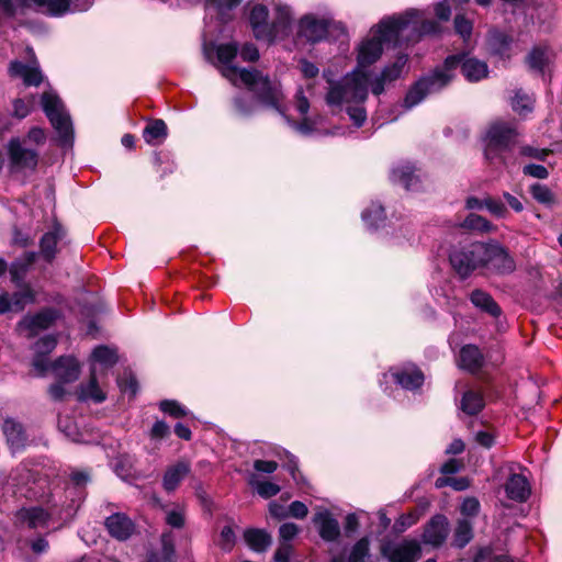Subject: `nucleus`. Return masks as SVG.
Wrapping results in <instances>:
<instances>
[{"mask_svg": "<svg viewBox=\"0 0 562 562\" xmlns=\"http://www.w3.org/2000/svg\"><path fill=\"white\" fill-rule=\"evenodd\" d=\"M11 477L20 486L22 495L40 502V505L23 507L18 512L22 524L31 529L47 528L52 520L61 517L63 495L53 470L21 463Z\"/></svg>", "mask_w": 562, "mask_h": 562, "instance_id": "nucleus-1", "label": "nucleus"}, {"mask_svg": "<svg viewBox=\"0 0 562 562\" xmlns=\"http://www.w3.org/2000/svg\"><path fill=\"white\" fill-rule=\"evenodd\" d=\"M460 67L461 74L469 82H479L488 77L490 69L486 61L468 53L449 55L443 65L435 68L430 74L422 77L407 91L403 108L411 110L418 105L428 94L438 92L447 87L454 77L453 70Z\"/></svg>", "mask_w": 562, "mask_h": 562, "instance_id": "nucleus-2", "label": "nucleus"}, {"mask_svg": "<svg viewBox=\"0 0 562 562\" xmlns=\"http://www.w3.org/2000/svg\"><path fill=\"white\" fill-rule=\"evenodd\" d=\"M223 74L234 85H237V79L240 78L241 81L257 94L265 108L278 111L283 116L286 124L299 134L310 136L316 132V125L318 123L317 117L304 116L301 122H295L285 114L284 108L281 104L283 93L279 82L272 81L261 71H249L246 69L238 70L233 66H226Z\"/></svg>", "mask_w": 562, "mask_h": 562, "instance_id": "nucleus-3", "label": "nucleus"}, {"mask_svg": "<svg viewBox=\"0 0 562 562\" xmlns=\"http://www.w3.org/2000/svg\"><path fill=\"white\" fill-rule=\"evenodd\" d=\"M414 14H416L415 11H404L387 15L373 25L358 45L355 70L368 71L367 68L380 59L385 45L402 46L405 29L409 24V18Z\"/></svg>", "mask_w": 562, "mask_h": 562, "instance_id": "nucleus-4", "label": "nucleus"}, {"mask_svg": "<svg viewBox=\"0 0 562 562\" xmlns=\"http://www.w3.org/2000/svg\"><path fill=\"white\" fill-rule=\"evenodd\" d=\"M370 71L352 70L339 81L330 83L326 102L331 108L345 109L355 126L360 127L367 120L363 103L368 98Z\"/></svg>", "mask_w": 562, "mask_h": 562, "instance_id": "nucleus-5", "label": "nucleus"}, {"mask_svg": "<svg viewBox=\"0 0 562 562\" xmlns=\"http://www.w3.org/2000/svg\"><path fill=\"white\" fill-rule=\"evenodd\" d=\"M254 35L259 41L273 43L285 40L292 30V11L288 4L273 3V19L269 21V10L263 4H255L249 13Z\"/></svg>", "mask_w": 562, "mask_h": 562, "instance_id": "nucleus-6", "label": "nucleus"}, {"mask_svg": "<svg viewBox=\"0 0 562 562\" xmlns=\"http://www.w3.org/2000/svg\"><path fill=\"white\" fill-rule=\"evenodd\" d=\"M517 136V126L514 121L497 120L491 123L485 134L486 159L491 161L497 159L506 164L503 154L514 147Z\"/></svg>", "mask_w": 562, "mask_h": 562, "instance_id": "nucleus-7", "label": "nucleus"}, {"mask_svg": "<svg viewBox=\"0 0 562 562\" xmlns=\"http://www.w3.org/2000/svg\"><path fill=\"white\" fill-rule=\"evenodd\" d=\"M239 53L241 59L244 61H256L259 59V50L257 46L252 43L245 44L240 49L235 42L225 43V44H210L204 46V54L209 60H212L213 55L216 56V59L220 64L218 69L223 77H225L232 85H234L224 74L223 70L226 66H233L234 68L241 70L243 68L234 65V60ZM249 71H254V68L247 69ZM255 71H258L255 69Z\"/></svg>", "mask_w": 562, "mask_h": 562, "instance_id": "nucleus-8", "label": "nucleus"}, {"mask_svg": "<svg viewBox=\"0 0 562 562\" xmlns=\"http://www.w3.org/2000/svg\"><path fill=\"white\" fill-rule=\"evenodd\" d=\"M485 246L482 241L459 244L449 251V262L462 279L469 278L475 270L482 269Z\"/></svg>", "mask_w": 562, "mask_h": 562, "instance_id": "nucleus-9", "label": "nucleus"}, {"mask_svg": "<svg viewBox=\"0 0 562 562\" xmlns=\"http://www.w3.org/2000/svg\"><path fill=\"white\" fill-rule=\"evenodd\" d=\"M41 103L44 113L58 134L60 145H69L74 136L72 123L60 98L54 91H47L42 94Z\"/></svg>", "mask_w": 562, "mask_h": 562, "instance_id": "nucleus-10", "label": "nucleus"}, {"mask_svg": "<svg viewBox=\"0 0 562 562\" xmlns=\"http://www.w3.org/2000/svg\"><path fill=\"white\" fill-rule=\"evenodd\" d=\"M484 246L485 254L482 269L498 276L509 274L515 271L516 262L514 258L499 241L491 239L484 243Z\"/></svg>", "mask_w": 562, "mask_h": 562, "instance_id": "nucleus-11", "label": "nucleus"}, {"mask_svg": "<svg viewBox=\"0 0 562 562\" xmlns=\"http://www.w3.org/2000/svg\"><path fill=\"white\" fill-rule=\"evenodd\" d=\"M389 380L405 391L415 392L424 384L425 375L417 366L406 363L393 367L384 373L382 380H380L381 386Z\"/></svg>", "mask_w": 562, "mask_h": 562, "instance_id": "nucleus-12", "label": "nucleus"}, {"mask_svg": "<svg viewBox=\"0 0 562 562\" xmlns=\"http://www.w3.org/2000/svg\"><path fill=\"white\" fill-rule=\"evenodd\" d=\"M331 20L307 13L300 18L296 30V42L319 43L328 35Z\"/></svg>", "mask_w": 562, "mask_h": 562, "instance_id": "nucleus-13", "label": "nucleus"}, {"mask_svg": "<svg viewBox=\"0 0 562 562\" xmlns=\"http://www.w3.org/2000/svg\"><path fill=\"white\" fill-rule=\"evenodd\" d=\"M8 155L11 168L14 171H35L38 164V151L24 145L19 137H13L8 143Z\"/></svg>", "mask_w": 562, "mask_h": 562, "instance_id": "nucleus-14", "label": "nucleus"}, {"mask_svg": "<svg viewBox=\"0 0 562 562\" xmlns=\"http://www.w3.org/2000/svg\"><path fill=\"white\" fill-rule=\"evenodd\" d=\"M382 553L389 562H416L422 557V547L416 539H403L383 546Z\"/></svg>", "mask_w": 562, "mask_h": 562, "instance_id": "nucleus-15", "label": "nucleus"}, {"mask_svg": "<svg viewBox=\"0 0 562 562\" xmlns=\"http://www.w3.org/2000/svg\"><path fill=\"white\" fill-rule=\"evenodd\" d=\"M408 61L407 54H398L394 61L384 66L380 74L370 79L371 91L374 95H380L384 92L385 86L400 79L406 71V64Z\"/></svg>", "mask_w": 562, "mask_h": 562, "instance_id": "nucleus-16", "label": "nucleus"}, {"mask_svg": "<svg viewBox=\"0 0 562 562\" xmlns=\"http://www.w3.org/2000/svg\"><path fill=\"white\" fill-rule=\"evenodd\" d=\"M407 11H415L416 14L409 18V24L405 29L402 45L417 42L424 35L437 34L440 31V25L434 20H425V12L418 9H408Z\"/></svg>", "mask_w": 562, "mask_h": 562, "instance_id": "nucleus-17", "label": "nucleus"}, {"mask_svg": "<svg viewBox=\"0 0 562 562\" xmlns=\"http://www.w3.org/2000/svg\"><path fill=\"white\" fill-rule=\"evenodd\" d=\"M515 465L508 464V479L504 485L506 496L515 502L524 503L531 494V487L528 479L515 472Z\"/></svg>", "mask_w": 562, "mask_h": 562, "instance_id": "nucleus-18", "label": "nucleus"}, {"mask_svg": "<svg viewBox=\"0 0 562 562\" xmlns=\"http://www.w3.org/2000/svg\"><path fill=\"white\" fill-rule=\"evenodd\" d=\"M449 531L448 518L437 514L426 524L422 538L424 543L438 548L446 541Z\"/></svg>", "mask_w": 562, "mask_h": 562, "instance_id": "nucleus-19", "label": "nucleus"}, {"mask_svg": "<svg viewBox=\"0 0 562 562\" xmlns=\"http://www.w3.org/2000/svg\"><path fill=\"white\" fill-rule=\"evenodd\" d=\"M58 317L59 312L56 308L47 307L35 314L24 316L19 326L29 330L30 336H34L38 331L50 327Z\"/></svg>", "mask_w": 562, "mask_h": 562, "instance_id": "nucleus-20", "label": "nucleus"}, {"mask_svg": "<svg viewBox=\"0 0 562 562\" xmlns=\"http://www.w3.org/2000/svg\"><path fill=\"white\" fill-rule=\"evenodd\" d=\"M312 520L324 541L335 542L340 537L339 522L327 508L318 509Z\"/></svg>", "mask_w": 562, "mask_h": 562, "instance_id": "nucleus-21", "label": "nucleus"}, {"mask_svg": "<svg viewBox=\"0 0 562 562\" xmlns=\"http://www.w3.org/2000/svg\"><path fill=\"white\" fill-rule=\"evenodd\" d=\"M104 525L110 536L119 541L130 539L135 531L134 521L124 513L110 515Z\"/></svg>", "mask_w": 562, "mask_h": 562, "instance_id": "nucleus-22", "label": "nucleus"}, {"mask_svg": "<svg viewBox=\"0 0 562 562\" xmlns=\"http://www.w3.org/2000/svg\"><path fill=\"white\" fill-rule=\"evenodd\" d=\"M66 236L64 227L55 222L52 228L40 239V256L48 263L53 262L57 254V245Z\"/></svg>", "mask_w": 562, "mask_h": 562, "instance_id": "nucleus-23", "label": "nucleus"}, {"mask_svg": "<svg viewBox=\"0 0 562 562\" xmlns=\"http://www.w3.org/2000/svg\"><path fill=\"white\" fill-rule=\"evenodd\" d=\"M554 60V53L548 45L533 46L526 56L528 68L541 76L546 75L547 69Z\"/></svg>", "mask_w": 562, "mask_h": 562, "instance_id": "nucleus-24", "label": "nucleus"}, {"mask_svg": "<svg viewBox=\"0 0 562 562\" xmlns=\"http://www.w3.org/2000/svg\"><path fill=\"white\" fill-rule=\"evenodd\" d=\"M488 53L502 60L510 58L513 37L505 32L491 30L486 36Z\"/></svg>", "mask_w": 562, "mask_h": 562, "instance_id": "nucleus-25", "label": "nucleus"}, {"mask_svg": "<svg viewBox=\"0 0 562 562\" xmlns=\"http://www.w3.org/2000/svg\"><path fill=\"white\" fill-rule=\"evenodd\" d=\"M465 207L468 210L486 209L490 214L496 218H506L508 215V210L505 203L501 199L494 196H486L484 199L469 196L465 201Z\"/></svg>", "mask_w": 562, "mask_h": 562, "instance_id": "nucleus-26", "label": "nucleus"}, {"mask_svg": "<svg viewBox=\"0 0 562 562\" xmlns=\"http://www.w3.org/2000/svg\"><path fill=\"white\" fill-rule=\"evenodd\" d=\"M52 371L58 381L71 383L79 378L80 366L74 357L64 356L52 364Z\"/></svg>", "mask_w": 562, "mask_h": 562, "instance_id": "nucleus-27", "label": "nucleus"}, {"mask_svg": "<svg viewBox=\"0 0 562 562\" xmlns=\"http://www.w3.org/2000/svg\"><path fill=\"white\" fill-rule=\"evenodd\" d=\"M391 181L400 184L406 190H416L418 188L419 177L416 175V168L411 162H401L394 166L390 175Z\"/></svg>", "mask_w": 562, "mask_h": 562, "instance_id": "nucleus-28", "label": "nucleus"}, {"mask_svg": "<svg viewBox=\"0 0 562 562\" xmlns=\"http://www.w3.org/2000/svg\"><path fill=\"white\" fill-rule=\"evenodd\" d=\"M458 364L470 373L479 372L484 364V355L475 345H465L460 349Z\"/></svg>", "mask_w": 562, "mask_h": 562, "instance_id": "nucleus-29", "label": "nucleus"}, {"mask_svg": "<svg viewBox=\"0 0 562 562\" xmlns=\"http://www.w3.org/2000/svg\"><path fill=\"white\" fill-rule=\"evenodd\" d=\"M9 75L12 78H21L25 86H38L43 80V75L37 67L19 60L10 63Z\"/></svg>", "mask_w": 562, "mask_h": 562, "instance_id": "nucleus-30", "label": "nucleus"}, {"mask_svg": "<svg viewBox=\"0 0 562 562\" xmlns=\"http://www.w3.org/2000/svg\"><path fill=\"white\" fill-rule=\"evenodd\" d=\"M37 252L27 251L22 257L14 260L9 269L12 283L16 286L25 285L24 280L30 267L35 262Z\"/></svg>", "mask_w": 562, "mask_h": 562, "instance_id": "nucleus-31", "label": "nucleus"}, {"mask_svg": "<svg viewBox=\"0 0 562 562\" xmlns=\"http://www.w3.org/2000/svg\"><path fill=\"white\" fill-rule=\"evenodd\" d=\"M2 430L12 449L18 450L24 447L26 436L19 422L13 418H5L2 423Z\"/></svg>", "mask_w": 562, "mask_h": 562, "instance_id": "nucleus-32", "label": "nucleus"}, {"mask_svg": "<svg viewBox=\"0 0 562 562\" xmlns=\"http://www.w3.org/2000/svg\"><path fill=\"white\" fill-rule=\"evenodd\" d=\"M364 225L370 231H376L385 226V211L379 202H371L361 213Z\"/></svg>", "mask_w": 562, "mask_h": 562, "instance_id": "nucleus-33", "label": "nucleus"}, {"mask_svg": "<svg viewBox=\"0 0 562 562\" xmlns=\"http://www.w3.org/2000/svg\"><path fill=\"white\" fill-rule=\"evenodd\" d=\"M470 301L475 307L493 317H498L502 314V310L496 301L490 293L483 290L476 289L472 291L470 294Z\"/></svg>", "mask_w": 562, "mask_h": 562, "instance_id": "nucleus-34", "label": "nucleus"}, {"mask_svg": "<svg viewBox=\"0 0 562 562\" xmlns=\"http://www.w3.org/2000/svg\"><path fill=\"white\" fill-rule=\"evenodd\" d=\"M189 472L190 465L184 461H180L169 467L164 474V488L168 492L175 491Z\"/></svg>", "mask_w": 562, "mask_h": 562, "instance_id": "nucleus-35", "label": "nucleus"}, {"mask_svg": "<svg viewBox=\"0 0 562 562\" xmlns=\"http://www.w3.org/2000/svg\"><path fill=\"white\" fill-rule=\"evenodd\" d=\"M161 550L153 551L147 557V562H176L175 561V539L170 531L161 535Z\"/></svg>", "mask_w": 562, "mask_h": 562, "instance_id": "nucleus-36", "label": "nucleus"}, {"mask_svg": "<svg viewBox=\"0 0 562 562\" xmlns=\"http://www.w3.org/2000/svg\"><path fill=\"white\" fill-rule=\"evenodd\" d=\"M473 537V521L468 518H459L453 530L452 546L463 549L472 541Z\"/></svg>", "mask_w": 562, "mask_h": 562, "instance_id": "nucleus-37", "label": "nucleus"}, {"mask_svg": "<svg viewBox=\"0 0 562 562\" xmlns=\"http://www.w3.org/2000/svg\"><path fill=\"white\" fill-rule=\"evenodd\" d=\"M244 539L247 546L256 552H263L271 544V536L263 529L249 528L245 530Z\"/></svg>", "mask_w": 562, "mask_h": 562, "instance_id": "nucleus-38", "label": "nucleus"}, {"mask_svg": "<svg viewBox=\"0 0 562 562\" xmlns=\"http://www.w3.org/2000/svg\"><path fill=\"white\" fill-rule=\"evenodd\" d=\"M168 136V128L165 121L157 119L150 121L143 131V138L149 145H159Z\"/></svg>", "mask_w": 562, "mask_h": 562, "instance_id": "nucleus-39", "label": "nucleus"}, {"mask_svg": "<svg viewBox=\"0 0 562 562\" xmlns=\"http://www.w3.org/2000/svg\"><path fill=\"white\" fill-rule=\"evenodd\" d=\"M234 86L235 87L245 86L251 92V90L241 81L240 78L237 79V85H234ZM252 93L256 97V101L245 94H239V95L235 97L234 105H235L237 113L240 116L246 117V116L252 115L257 111V108L259 104L265 106L258 99L257 94L254 91H252Z\"/></svg>", "mask_w": 562, "mask_h": 562, "instance_id": "nucleus-40", "label": "nucleus"}, {"mask_svg": "<svg viewBox=\"0 0 562 562\" xmlns=\"http://www.w3.org/2000/svg\"><path fill=\"white\" fill-rule=\"evenodd\" d=\"M248 485L262 498L269 499L281 491L279 484L261 480L257 473H250L247 479Z\"/></svg>", "mask_w": 562, "mask_h": 562, "instance_id": "nucleus-41", "label": "nucleus"}, {"mask_svg": "<svg viewBox=\"0 0 562 562\" xmlns=\"http://www.w3.org/2000/svg\"><path fill=\"white\" fill-rule=\"evenodd\" d=\"M485 406L483 395L474 390H467L463 392L460 400V409L467 415H476Z\"/></svg>", "mask_w": 562, "mask_h": 562, "instance_id": "nucleus-42", "label": "nucleus"}, {"mask_svg": "<svg viewBox=\"0 0 562 562\" xmlns=\"http://www.w3.org/2000/svg\"><path fill=\"white\" fill-rule=\"evenodd\" d=\"M510 97V106L520 116H526L533 110V97L524 89H515Z\"/></svg>", "mask_w": 562, "mask_h": 562, "instance_id": "nucleus-43", "label": "nucleus"}, {"mask_svg": "<svg viewBox=\"0 0 562 562\" xmlns=\"http://www.w3.org/2000/svg\"><path fill=\"white\" fill-rule=\"evenodd\" d=\"M80 401H93L94 403H102L105 400V393L100 389L97 376L95 368H91V376L87 384L80 385L79 393Z\"/></svg>", "mask_w": 562, "mask_h": 562, "instance_id": "nucleus-44", "label": "nucleus"}, {"mask_svg": "<svg viewBox=\"0 0 562 562\" xmlns=\"http://www.w3.org/2000/svg\"><path fill=\"white\" fill-rule=\"evenodd\" d=\"M459 226L463 229L477 231L481 233H490L496 229L487 218L475 213H470Z\"/></svg>", "mask_w": 562, "mask_h": 562, "instance_id": "nucleus-45", "label": "nucleus"}, {"mask_svg": "<svg viewBox=\"0 0 562 562\" xmlns=\"http://www.w3.org/2000/svg\"><path fill=\"white\" fill-rule=\"evenodd\" d=\"M241 0H205V8L214 10L222 22H226L231 16L229 12L235 9Z\"/></svg>", "mask_w": 562, "mask_h": 562, "instance_id": "nucleus-46", "label": "nucleus"}, {"mask_svg": "<svg viewBox=\"0 0 562 562\" xmlns=\"http://www.w3.org/2000/svg\"><path fill=\"white\" fill-rule=\"evenodd\" d=\"M91 360L104 368H110L117 362V355L114 349L101 345L93 349Z\"/></svg>", "mask_w": 562, "mask_h": 562, "instance_id": "nucleus-47", "label": "nucleus"}, {"mask_svg": "<svg viewBox=\"0 0 562 562\" xmlns=\"http://www.w3.org/2000/svg\"><path fill=\"white\" fill-rule=\"evenodd\" d=\"M20 291L14 292L11 297L14 312H20L29 304L35 302V292L29 285L19 286Z\"/></svg>", "mask_w": 562, "mask_h": 562, "instance_id": "nucleus-48", "label": "nucleus"}, {"mask_svg": "<svg viewBox=\"0 0 562 562\" xmlns=\"http://www.w3.org/2000/svg\"><path fill=\"white\" fill-rule=\"evenodd\" d=\"M432 296L440 305H446L449 310L458 305L459 300L453 294L451 286L445 284L443 286L434 288L431 290Z\"/></svg>", "mask_w": 562, "mask_h": 562, "instance_id": "nucleus-49", "label": "nucleus"}, {"mask_svg": "<svg viewBox=\"0 0 562 562\" xmlns=\"http://www.w3.org/2000/svg\"><path fill=\"white\" fill-rule=\"evenodd\" d=\"M390 224L393 226L395 231L396 239L404 238L406 240H409L414 236V228L411 221L405 220L402 216L396 217L395 215H392Z\"/></svg>", "mask_w": 562, "mask_h": 562, "instance_id": "nucleus-50", "label": "nucleus"}, {"mask_svg": "<svg viewBox=\"0 0 562 562\" xmlns=\"http://www.w3.org/2000/svg\"><path fill=\"white\" fill-rule=\"evenodd\" d=\"M58 429L74 442H86L76 423L68 417L58 418Z\"/></svg>", "mask_w": 562, "mask_h": 562, "instance_id": "nucleus-51", "label": "nucleus"}, {"mask_svg": "<svg viewBox=\"0 0 562 562\" xmlns=\"http://www.w3.org/2000/svg\"><path fill=\"white\" fill-rule=\"evenodd\" d=\"M529 191L531 196L540 204L551 205L554 203V194L546 184L533 183Z\"/></svg>", "mask_w": 562, "mask_h": 562, "instance_id": "nucleus-52", "label": "nucleus"}, {"mask_svg": "<svg viewBox=\"0 0 562 562\" xmlns=\"http://www.w3.org/2000/svg\"><path fill=\"white\" fill-rule=\"evenodd\" d=\"M159 409L173 418H181L189 415V409L175 400H164L159 402Z\"/></svg>", "mask_w": 562, "mask_h": 562, "instance_id": "nucleus-53", "label": "nucleus"}, {"mask_svg": "<svg viewBox=\"0 0 562 562\" xmlns=\"http://www.w3.org/2000/svg\"><path fill=\"white\" fill-rule=\"evenodd\" d=\"M236 543V535L231 526H224L220 532L216 546L224 552H231Z\"/></svg>", "mask_w": 562, "mask_h": 562, "instance_id": "nucleus-54", "label": "nucleus"}, {"mask_svg": "<svg viewBox=\"0 0 562 562\" xmlns=\"http://www.w3.org/2000/svg\"><path fill=\"white\" fill-rule=\"evenodd\" d=\"M170 435L169 425L161 419H157L148 431V437L151 441L160 442L168 438Z\"/></svg>", "mask_w": 562, "mask_h": 562, "instance_id": "nucleus-55", "label": "nucleus"}, {"mask_svg": "<svg viewBox=\"0 0 562 562\" xmlns=\"http://www.w3.org/2000/svg\"><path fill=\"white\" fill-rule=\"evenodd\" d=\"M35 99L32 97L30 99H15L12 103L13 105V112L12 115L18 119H24L26 117L32 109L34 108Z\"/></svg>", "mask_w": 562, "mask_h": 562, "instance_id": "nucleus-56", "label": "nucleus"}, {"mask_svg": "<svg viewBox=\"0 0 562 562\" xmlns=\"http://www.w3.org/2000/svg\"><path fill=\"white\" fill-rule=\"evenodd\" d=\"M369 555V541L366 538L358 540L350 553H349V562H363L364 559Z\"/></svg>", "mask_w": 562, "mask_h": 562, "instance_id": "nucleus-57", "label": "nucleus"}, {"mask_svg": "<svg viewBox=\"0 0 562 562\" xmlns=\"http://www.w3.org/2000/svg\"><path fill=\"white\" fill-rule=\"evenodd\" d=\"M454 30L467 42L471 37L473 24L464 15L457 14L454 18Z\"/></svg>", "mask_w": 562, "mask_h": 562, "instance_id": "nucleus-58", "label": "nucleus"}, {"mask_svg": "<svg viewBox=\"0 0 562 562\" xmlns=\"http://www.w3.org/2000/svg\"><path fill=\"white\" fill-rule=\"evenodd\" d=\"M480 509V502L475 497H467L461 504L460 513L463 516L462 518L472 520L479 515Z\"/></svg>", "mask_w": 562, "mask_h": 562, "instance_id": "nucleus-59", "label": "nucleus"}, {"mask_svg": "<svg viewBox=\"0 0 562 562\" xmlns=\"http://www.w3.org/2000/svg\"><path fill=\"white\" fill-rule=\"evenodd\" d=\"M56 345V338L52 335H46L35 342L34 350L37 353L48 356L55 349Z\"/></svg>", "mask_w": 562, "mask_h": 562, "instance_id": "nucleus-60", "label": "nucleus"}, {"mask_svg": "<svg viewBox=\"0 0 562 562\" xmlns=\"http://www.w3.org/2000/svg\"><path fill=\"white\" fill-rule=\"evenodd\" d=\"M300 531V528L294 522H284L279 527V537L281 543H289L293 540Z\"/></svg>", "mask_w": 562, "mask_h": 562, "instance_id": "nucleus-61", "label": "nucleus"}, {"mask_svg": "<svg viewBox=\"0 0 562 562\" xmlns=\"http://www.w3.org/2000/svg\"><path fill=\"white\" fill-rule=\"evenodd\" d=\"M166 522L172 528H181L184 525V513L182 508L176 507L167 512Z\"/></svg>", "mask_w": 562, "mask_h": 562, "instance_id": "nucleus-62", "label": "nucleus"}, {"mask_svg": "<svg viewBox=\"0 0 562 562\" xmlns=\"http://www.w3.org/2000/svg\"><path fill=\"white\" fill-rule=\"evenodd\" d=\"M117 385L122 392H130L135 395L137 392V381L131 373L117 378Z\"/></svg>", "mask_w": 562, "mask_h": 562, "instance_id": "nucleus-63", "label": "nucleus"}, {"mask_svg": "<svg viewBox=\"0 0 562 562\" xmlns=\"http://www.w3.org/2000/svg\"><path fill=\"white\" fill-rule=\"evenodd\" d=\"M308 514L307 506L300 501H294L288 506V517L304 519Z\"/></svg>", "mask_w": 562, "mask_h": 562, "instance_id": "nucleus-64", "label": "nucleus"}]
</instances>
